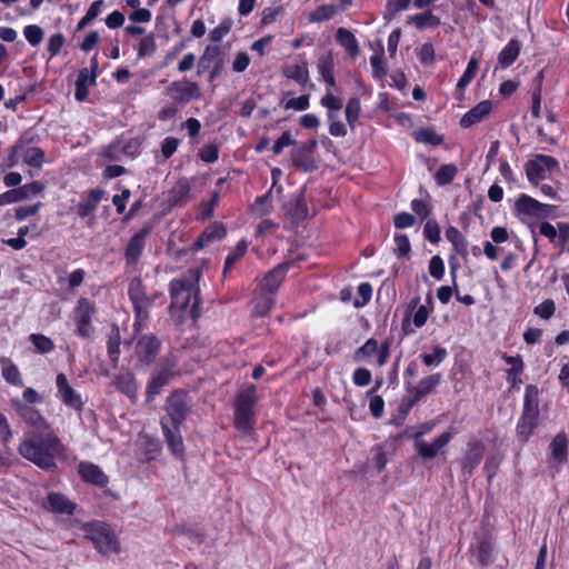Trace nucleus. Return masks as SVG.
<instances>
[{
	"label": "nucleus",
	"mask_w": 569,
	"mask_h": 569,
	"mask_svg": "<svg viewBox=\"0 0 569 569\" xmlns=\"http://www.w3.org/2000/svg\"><path fill=\"white\" fill-rule=\"evenodd\" d=\"M19 453L43 470H53L57 458L63 456L64 446L53 430L28 431L19 445Z\"/></svg>",
	"instance_id": "nucleus-1"
},
{
	"label": "nucleus",
	"mask_w": 569,
	"mask_h": 569,
	"mask_svg": "<svg viewBox=\"0 0 569 569\" xmlns=\"http://www.w3.org/2000/svg\"><path fill=\"white\" fill-rule=\"evenodd\" d=\"M199 274L198 271L189 277L173 280L170 284L171 293V309H179L181 311H189L192 319L200 316L199 306Z\"/></svg>",
	"instance_id": "nucleus-2"
},
{
	"label": "nucleus",
	"mask_w": 569,
	"mask_h": 569,
	"mask_svg": "<svg viewBox=\"0 0 569 569\" xmlns=\"http://www.w3.org/2000/svg\"><path fill=\"white\" fill-rule=\"evenodd\" d=\"M258 400L259 398L254 385L248 386L237 395L233 422L239 431L248 433L253 428L256 417L254 406Z\"/></svg>",
	"instance_id": "nucleus-3"
},
{
	"label": "nucleus",
	"mask_w": 569,
	"mask_h": 569,
	"mask_svg": "<svg viewBox=\"0 0 569 569\" xmlns=\"http://www.w3.org/2000/svg\"><path fill=\"white\" fill-rule=\"evenodd\" d=\"M128 295L134 310L133 330L138 333L144 328L149 319V309L153 305L154 299L147 295L142 280L138 277L130 281Z\"/></svg>",
	"instance_id": "nucleus-4"
},
{
	"label": "nucleus",
	"mask_w": 569,
	"mask_h": 569,
	"mask_svg": "<svg viewBox=\"0 0 569 569\" xmlns=\"http://www.w3.org/2000/svg\"><path fill=\"white\" fill-rule=\"evenodd\" d=\"M86 538H88L96 549L108 556L120 551V542L114 531L104 522L94 521L84 526Z\"/></svg>",
	"instance_id": "nucleus-5"
},
{
	"label": "nucleus",
	"mask_w": 569,
	"mask_h": 569,
	"mask_svg": "<svg viewBox=\"0 0 569 569\" xmlns=\"http://www.w3.org/2000/svg\"><path fill=\"white\" fill-rule=\"evenodd\" d=\"M191 409V400L188 393L181 389L171 392L164 403V410L171 426L180 428Z\"/></svg>",
	"instance_id": "nucleus-6"
},
{
	"label": "nucleus",
	"mask_w": 569,
	"mask_h": 569,
	"mask_svg": "<svg viewBox=\"0 0 569 569\" xmlns=\"http://www.w3.org/2000/svg\"><path fill=\"white\" fill-rule=\"evenodd\" d=\"M166 94L179 104H187L192 100H199L202 96L200 86L188 79L172 81L166 88Z\"/></svg>",
	"instance_id": "nucleus-7"
},
{
	"label": "nucleus",
	"mask_w": 569,
	"mask_h": 569,
	"mask_svg": "<svg viewBox=\"0 0 569 569\" xmlns=\"http://www.w3.org/2000/svg\"><path fill=\"white\" fill-rule=\"evenodd\" d=\"M177 361L174 358H167L162 366L156 370L147 386V400L152 401L161 389L177 373Z\"/></svg>",
	"instance_id": "nucleus-8"
},
{
	"label": "nucleus",
	"mask_w": 569,
	"mask_h": 569,
	"mask_svg": "<svg viewBox=\"0 0 569 569\" xmlns=\"http://www.w3.org/2000/svg\"><path fill=\"white\" fill-rule=\"evenodd\" d=\"M94 313V307L87 298H80L76 308V333L84 339H91L94 335V328L91 325V318Z\"/></svg>",
	"instance_id": "nucleus-9"
},
{
	"label": "nucleus",
	"mask_w": 569,
	"mask_h": 569,
	"mask_svg": "<svg viewBox=\"0 0 569 569\" xmlns=\"http://www.w3.org/2000/svg\"><path fill=\"white\" fill-rule=\"evenodd\" d=\"M153 227L154 221H146L141 229L131 237L124 250L127 264L133 266L138 263L146 244V239L151 233Z\"/></svg>",
	"instance_id": "nucleus-10"
},
{
	"label": "nucleus",
	"mask_w": 569,
	"mask_h": 569,
	"mask_svg": "<svg viewBox=\"0 0 569 569\" xmlns=\"http://www.w3.org/2000/svg\"><path fill=\"white\" fill-rule=\"evenodd\" d=\"M56 387H57V398L62 401L69 408L81 412L84 407V401L81 398V395L73 389L70 385L67 376L63 372H60L56 377Z\"/></svg>",
	"instance_id": "nucleus-11"
},
{
	"label": "nucleus",
	"mask_w": 569,
	"mask_h": 569,
	"mask_svg": "<svg viewBox=\"0 0 569 569\" xmlns=\"http://www.w3.org/2000/svg\"><path fill=\"white\" fill-rule=\"evenodd\" d=\"M11 406L18 416L29 426L32 427L31 431H48L52 430L41 416L38 409L24 403L19 399L11 400Z\"/></svg>",
	"instance_id": "nucleus-12"
},
{
	"label": "nucleus",
	"mask_w": 569,
	"mask_h": 569,
	"mask_svg": "<svg viewBox=\"0 0 569 569\" xmlns=\"http://www.w3.org/2000/svg\"><path fill=\"white\" fill-rule=\"evenodd\" d=\"M161 348V341L152 333L142 335L136 345V355L140 362L153 363Z\"/></svg>",
	"instance_id": "nucleus-13"
},
{
	"label": "nucleus",
	"mask_w": 569,
	"mask_h": 569,
	"mask_svg": "<svg viewBox=\"0 0 569 569\" xmlns=\"http://www.w3.org/2000/svg\"><path fill=\"white\" fill-rule=\"evenodd\" d=\"M485 446L481 441H473L467 445L466 453L461 460V476L468 480L483 458Z\"/></svg>",
	"instance_id": "nucleus-14"
},
{
	"label": "nucleus",
	"mask_w": 569,
	"mask_h": 569,
	"mask_svg": "<svg viewBox=\"0 0 569 569\" xmlns=\"http://www.w3.org/2000/svg\"><path fill=\"white\" fill-rule=\"evenodd\" d=\"M452 437V432L445 431L430 443L426 441H416L415 448L417 450V453L423 460H430L433 459L438 455V452L450 442Z\"/></svg>",
	"instance_id": "nucleus-15"
},
{
	"label": "nucleus",
	"mask_w": 569,
	"mask_h": 569,
	"mask_svg": "<svg viewBox=\"0 0 569 569\" xmlns=\"http://www.w3.org/2000/svg\"><path fill=\"white\" fill-rule=\"evenodd\" d=\"M515 208L519 214L529 217H545L548 214L549 207L548 204H543L527 194H521L516 200Z\"/></svg>",
	"instance_id": "nucleus-16"
},
{
	"label": "nucleus",
	"mask_w": 569,
	"mask_h": 569,
	"mask_svg": "<svg viewBox=\"0 0 569 569\" xmlns=\"http://www.w3.org/2000/svg\"><path fill=\"white\" fill-rule=\"evenodd\" d=\"M161 429L167 442V446L172 455L182 457L184 452V446L180 428L170 427L164 418L160 420Z\"/></svg>",
	"instance_id": "nucleus-17"
},
{
	"label": "nucleus",
	"mask_w": 569,
	"mask_h": 569,
	"mask_svg": "<svg viewBox=\"0 0 569 569\" xmlns=\"http://www.w3.org/2000/svg\"><path fill=\"white\" fill-rule=\"evenodd\" d=\"M291 262H283L274 267L271 271H269L266 277L262 279L261 288L266 290L269 295H274L282 283Z\"/></svg>",
	"instance_id": "nucleus-18"
},
{
	"label": "nucleus",
	"mask_w": 569,
	"mask_h": 569,
	"mask_svg": "<svg viewBox=\"0 0 569 569\" xmlns=\"http://www.w3.org/2000/svg\"><path fill=\"white\" fill-rule=\"evenodd\" d=\"M42 506L54 513L72 515L76 509V503L59 492H50Z\"/></svg>",
	"instance_id": "nucleus-19"
},
{
	"label": "nucleus",
	"mask_w": 569,
	"mask_h": 569,
	"mask_svg": "<svg viewBox=\"0 0 569 569\" xmlns=\"http://www.w3.org/2000/svg\"><path fill=\"white\" fill-rule=\"evenodd\" d=\"M79 473L84 481L98 487L102 488L108 483V477L97 465L90 462H81L79 465Z\"/></svg>",
	"instance_id": "nucleus-20"
},
{
	"label": "nucleus",
	"mask_w": 569,
	"mask_h": 569,
	"mask_svg": "<svg viewBox=\"0 0 569 569\" xmlns=\"http://www.w3.org/2000/svg\"><path fill=\"white\" fill-rule=\"evenodd\" d=\"M492 104L489 100H483L470 109L461 119L460 126L468 128L475 123L482 121L491 111Z\"/></svg>",
	"instance_id": "nucleus-21"
},
{
	"label": "nucleus",
	"mask_w": 569,
	"mask_h": 569,
	"mask_svg": "<svg viewBox=\"0 0 569 569\" xmlns=\"http://www.w3.org/2000/svg\"><path fill=\"white\" fill-rule=\"evenodd\" d=\"M441 379L442 377L440 373H433L421 379L416 387H410L409 385L407 389L416 400L420 401L435 390V388L441 382Z\"/></svg>",
	"instance_id": "nucleus-22"
},
{
	"label": "nucleus",
	"mask_w": 569,
	"mask_h": 569,
	"mask_svg": "<svg viewBox=\"0 0 569 569\" xmlns=\"http://www.w3.org/2000/svg\"><path fill=\"white\" fill-rule=\"evenodd\" d=\"M287 214L296 224L302 222L308 217V206L303 199V193L300 192L291 199L286 206Z\"/></svg>",
	"instance_id": "nucleus-23"
},
{
	"label": "nucleus",
	"mask_w": 569,
	"mask_h": 569,
	"mask_svg": "<svg viewBox=\"0 0 569 569\" xmlns=\"http://www.w3.org/2000/svg\"><path fill=\"white\" fill-rule=\"evenodd\" d=\"M291 161L296 169L303 172H312L318 168L315 156H311L300 147L291 151Z\"/></svg>",
	"instance_id": "nucleus-24"
},
{
	"label": "nucleus",
	"mask_w": 569,
	"mask_h": 569,
	"mask_svg": "<svg viewBox=\"0 0 569 569\" xmlns=\"http://www.w3.org/2000/svg\"><path fill=\"white\" fill-rule=\"evenodd\" d=\"M114 385L119 391L126 395L132 401L137 400L138 396V383L134 375L130 371L120 373L114 379Z\"/></svg>",
	"instance_id": "nucleus-25"
},
{
	"label": "nucleus",
	"mask_w": 569,
	"mask_h": 569,
	"mask_svg": "<svg viewBox=\"0 0 569 569\" xmlns=\"http://www.w3.org/2000/svg\"><path fill=\"white\" fill-rule=\"evenodd\" d=\"M190 200V184L187 179H180L169 192L170 207L184 206Z\"/></svg>",
	"instance_id": "nucleus-26"
},
{
	"label": "nucleus",
	"mask_w": 569,
	"mask_h": 569,
	"mask_svg": "<svg viewBox=\"0 0 569 569\" xmlns=\"http://www.w3.org/2000/svg\"><path fill=\"white\" fill-rule=\"evenodd\" d=\"M103 190L92 189L88 197L77 206V213L81 218H86L91 214L98 207L100 200L103 197Z\"/></svg>",
	"instance_id": "nucleus-27"
},
{
	"label": "nucleus",
	"mask_w": 569,
	"mask_h": 569,
	"mask_svg": "<svg viewBox=\"0 0 569 569\" xmlns=\"http://www.w3.org/2000/svg\"><path fill=\"white\" fill-rule=\"evenodd\" d=\"M538 417L531 413L521 415L517 425V436L521 441L526 442L530 438L537 427Z\"/></svg>",
	"instance_id": "nucleus-28"
},
{
	"label": "nucleus",
	"mask_w": 569,
	"mask_h": 569,
	"mask_svg": "<svg viewBox=\"0 0 569 569\" xmlns=\"http://www.w3.org/2000/svg\"><path fill=\"white\" fill-rule=\"evenodd\" d=\"M221 50L218 46H208L198 62V76L209 70L220 58Z\"/></svg>",
	"instance_id": "nucleus-29"
},
{
	"label": "nucleus",
	"mask_w": 569,
	"mask_h": 569,
	"mask_svg": "<svg viewBox=\"0 0 569 569\" xmlns=\"http://www.w3.org/2000/svg\"><path fill=\"white\" fill-rule=\"evenodd\" d=\"M478 70V59L472 57L467 66V69L465 70L463 74L459 79L457 83L456 89V98L458 100H462L463 98V91L469 86V83L475 78Z\"/></svg>",
	"instance_id": "nucleus-30"
},
{
	"label": "nucleus",
	"mask_w": 569,
	"mask_h": 569,
	"mask_svg": "<svg viewBox=\"0 0 569 569\" xmlns=\"http://www.w3.org/2000/svg\"><path fill=\"white\" fill-rule=\"evenodd\" d=\"M227 231L222 224L214 223L204 229L196 244L199 248H203L210 242L221 240L226 237Z\"/></svg>",
	"instance_id": "nucleus-31"
},
{
	"label": "nucleus",
	"mask_w": 569,
	"mask_h": 569,
	"mask_svg": "<svg viewBox=\"0 0 569 569\" xmlns=\"http://www.w3.org/2000/svg\"><path fill=\"white\" fill-rule=\"evenodd\" d=\"M121 337L117 326L111 328L107 341V351L110 358L111 365L116 368L119 362Z\"/></svg>",
	"instance_id": "nucleus-32"
},
{
	"label": "nucleus",
	"mask_w": 569,
	"mask_h": 569,
	"mask_svg": "<svg viewBox=\"0 0 569 569\" xmlns=\"http://www.w3.org/2000/svg\"><path fill=\"white\" fill-rule=\"evenodd\" d=\"M336 39L337 42L343 47L351 57H357L359 54L358 41L351 31L345 28H339L337 30Z\"/></svg>",
	"instance_id": "nucleus-33"
},
{
	"label": "nucleus",
	"mask_w": 569,
	"mask_h": 569,
	"mask_svg": "<svg viewBox=\"0 0 569 569\" xmlns=\"http://www.w3.org/2000/svg\"><path fill=\"white\" fill-rule=\"evenodd\" d=\"M520 52V42L518 40H510L509 43L500 51L498 62L502 68H508L518 58Z\"/></svg>",
	"instance_id": "nucleus-34"
},
{
	"label": "nucleus",
	"mask_w": 569,
	"mask_h": 569,
	"mask_svg": "<svg viewBox=\"0 0 569 569\" xmlns=\"http://www.w3.org/2000/svg\"><path fill=\"white\" fill-rule=\"evenodd\" d=\"M407 23L416 26L418 29L422 30L430 27H437L440 24V18L432 14L430 10L409 16L407 19Z\"/></svg>",
	"instance_id": "nucleus-35"
},
{
	"label": "nucleus",
	"mask_w": 569,
	"mask_h": 569,
	"mask_svg": "<svg viewBox=\"0 0 569 569\" xmlns=\"http://www.w3.org/2000/svg\"><path fill=\"white\" fill-rule=\"evenodd\" d=\"M539 390L535 385H528L525 391L522 413L539 416Z\"/></svg>",
	"instance_id": "nucleus-36"
},
{
	"label": "nucleus",
	"mask_w": 569,
	"mask_h": 569,
	"mask_svg": "<svg viewBox=\"0 0 569 569\" xmlns=\"http://www.w3.org/2000/svg\"><path fill=\"white\" fill-rule=\"evenodd\" d=\"M283 74L291 80H295L301 86H306L309 81V71L307 67V62L302 61L301 63H297L293 66H287L283 69Z\"/></svg>",
	"instance_id": "nucleus-37"
},
{
	"label": "nucleus",
	"mask_w": 569,
	"mask_h": 569,
	"mask_svg": "<svg viewBox=\"0 0 569 569\" xmlns=\"http://www.w3.org/2000/svg\"><path fill=\"white\" fill-rule=\"evenodd\" d=\"M446 238L451 242L458 254H467L468 241L456 227L450 226L446 229Z\"/></svg>",
	"instance_id": "nucleus-38"
},
{
	"label": "nucleus",
	"mask_w": 569,
	"mask_h": 569,
	"mask_svg": "<svg viewBox=\"0 0 569 569\" xmlns=\"http://www.w3.org/2000/svg\"><path fill=\"white\" fill-rule=\"evenodd\" d=\"M318 70L326 83L330 87L336 84L333 77V59L330 53L325 54L319 59Z\"/></svg>",
	"instance_id": "nucleus-39"
},
{
	"label": "nucleus",
	"mask_w": 569,
	"mask_h": 569,
	"mask_svg": "<svg viewBox=\"0 0 569 569\" xmlns=\"http://www.w3.org/2000/svg\"><path fill=\"white\" fill-rule=\"evenodd\" d=\"M567 446H568V440H567V437L563 432H560L558 433L550 447H551V455H552V458L559 462H563L567 460Z\"/></svg>",
	"instance_id": "nucleus-40"
},
{
	"label": "nucleus",
	"mask_w": 569,
	"mask_h": 569,
	"mask_svg": "<svg viewBox=\"0 0 569 569\" xmlns=\"http://www.w3.org/2000/svg\"><path fill=\"white\" fill-rule=\"evenodd\" d=\"M525 170L528 180L536 186L540 180L546 179V171L543 170L542 166L538 162L537 156L526 163Z\"/></svg>",
	"instance_id": "nucleus-41"
},
{
	"label": "nucleus",
	"mask_w": 569,
	"mask_h": 569,
	"mask_svg": "<svg viewBox=\"0 0 569 569\" xmlns=\"http://www.w3.org/2000/svg\"><path fill=\"white\" fill-rule=\"evenodd\" d=\"M448 357V351L446 348L440 346H435L432 348V353H422L420 356L422 362L427 367H437L439 366L446 358Z\"/></svg>",
	"instance_id": "nucleus-42"
},
{
	"label": "nucleus",
	"mask_w": 569,
	"mask_h": 569,
	"mask_svg": "<svg viewBox=\"0 0 569 569\" xmlns=\"http://www.w3.org/2000/svg\"><path fill=\"white\" fill-rule=\"evenodd\" d=\"M458 173V168L453 163L442 164L437 170L435 179L439 186L449 184Z\"/></svg>",
	"instance_id": "nucleus-43"
},
{
	"label": "nucleus",
	"mask_w": 569,
	"mask_h": 569,
	"mask_svg": "<svg viewBox=\"0 0 569 569\" xmlns=\"http://www.w3.org/2000/svg\"><path fill=\"white\" fill-rule=\"evenodd\" d=\"M29 339L38 353L46 355L54 349L53 341L44 335L32 333L30 335Z\"/></svg>",
	"instance_id": "nucleus-44"
},
{
	"label": "nucleus",
	"mask_w": 569,
	"mask_h": 569,
	"mask_svg": "<svg viewBox=\"0 0 569 569\" xmlns=\"http://www.w3.org/2000/svg\"><path fill=\"white\" fill-rule=\"evenodd\" d=\"M378 351V342L376 339H368L365 345L355 351L353 359L356 362H362L368 360L372 355Z\"/></svg>",
	"instance_id": "nucleus-45"
},
{
	"label": "nucleus",
	"mask_w": 569,
	"mask_h": 569,
	"mask_svg": "<svg viewBox=\"0 0 569 569\" xmlns=\"http://www.w3.org/2000/svg\"><path fill=\"white\" fill-rule=\"evenodd\" d=\"M361 112V103L359 98L352 97L346 106V119L351 128H355Z\"/></svg>",
	"instance_id": "nucleus-46"
},
{
	"label": "nucleus",
	"mask_w": 569,
	"mask_h": 569,
	"mask_svg": "<svg viewBox=\"0 0 569 569\" xmlns=\"http://www.w3.org/2000/svg\"><path fill=\"white\" fill-rule=\"evenodd\" d=\"M23 159L27 164L40 168L44 161V152L40 148L30 147L24 150Z\"/></svg>",
	"instance_id": "nucleus-47"
},
{
	"label": "nucleus",
	"mask_w": 569,
	"mask_h": 569,
	"mask_svg": "<svg viewBox=\"0 0 569 569\" xmlns=\"http://www.w3.org/2000/svg\"><path fill=\"white\" fill-rule=\"evenodd\" d=\"M247 248L248 243L246 240H240L237 243L234 250L226 258L223 274H226L227 271L230 270L232 266L244 256Z\"/></svg>",
	"instance_id": "nucleus-48"
},
{
	"label": "nucleus",
	"mask_w": 569,
	"mask_h": 569,
	"mask_svg": "<svg viewBox=\"0 0 569 569\" xmlns=\"http://www.w3.org/2000/svg\"><path fill=\"white\" fill-rule=\"evenodd\" d=\"M336 13L337 7L335 4H322L310 14V21H326L331 19Z\"/></svg>",
	"instance_id": "nucleus-49"
},
{
	"label": "nucleus",
	"mask_w": 569,
	"mask_h": 569,
	"mask_svg": "<svg viewBox=\"0 0 569 569\" xmlns=\"http://www.w3.org/2000/svg\"><path fill=\"white\" fill-rule=\"evenodd\" d=\"M423 236L431 243H438L440 241V228L436 220L429 219L426 221L423 227Z\"/></svg>",
	"instance_id": "nucleus-50"
},
{
	"label": "nucleus",
	"mask_w": 569,
	"mask_h": 569,
	"mask_svg": "<svg viewBox=\"0 0 569 569\" xmlns=\"http://www.w3.org/2000/svg\"><path fill=\"white\" fill-rule=\"evenodd\" d=\"M2 376L6 379V381L9 382L10 385L20 387L23 385L19 369L13 363H10L9 366L2 369Z\"/></svg>",
	"instance_id": "nucleus-51"
},
{
	"label": "nucleus",
	"mask_w": 569,
	"mask_h": 569,
	"mask_svg": "<svg viewBox=\"0 0 569 569\" xmlns=\"http://www.w3.org/2000/svg\"><path fill=\"white\" fill-rule=\"evenodd\" d=\"M416 140L436 146L442 142V137L432 129H420L416 132Z\"/></svg>",
	"instance_id": "nucleus-52"
},
{
	"label": "nucleus",
	"mask_w": 569,
	"mask_h": 569,
	"mask_svg": "<svg viewBox=\"0 0 569 569\" xmlns=\"http://www.w3.org/2000/svg\"><path fill=\"white\" fill-rule=\"evenodd\" d=\"M272 295L261 296L257 299L254 305V313L259 317H264L273 307L274 300L271 297Z\"/></svg>",
	"instance_id": "nucleus-53"
},
{
	"label": "nucleus",
	"mask_w": 569,
	"mask_h": 569,
	"mask_svg": "<svg viewBox=\"0 0 569 569\" xmlns=\"http://www.w3.org/2000/svg\"><path fill=\"white\" fill-rule=\"evenodd\" d=\"M156 41L153 34H148L140 40L138 48V57L143 58L156 51Z\"/></svg>",
	"instance_id": "nucleus-54"
},
{
	"label": "nucleus",
	"mask_w": 569,
	"mask_h": 569,
	"mask_svg": "<svg viewBox=\"0 0 569 569\" xmlns=\"http://www.w3.org/2000/svg\"><path fill=\"white\" fill-rule=\"evenodd\" d=\"M24 37L31 46H38L43 39V31L39 26L30 24L24 28Z\"/></svg>",
	"instance_id": "nucleus-55"
},
{
	"label": "nucleus",
	"mask_w": 569,
	"mask_h": 569,
	"mask_svg": "<svg viewBox=\"0 0 569 569\" xmlns=\"http://www.w3.org/2000/svg\"><path fill=\"white\" fill-rule=\"evenodd\" d=\"M555 311H556V306H555L553 300H551V299H547V300L542 301L533 309V313L536 316H538L542 319H546V320L551 318L553 316Z\"/></svg>",
	"instance_id": "nucleus-56"
},
{
	"label": "nucleus",
	"mask_w": 569,
	"mask_h": 569,
	"mask_svg": "<svg viewBox=\"0 0 569 569\" xmlns=\"http://www.w3.org/2000/svg\"><path fill=\"white\" fill-rule=\"evenodd\" d=\"M231 27H232V21L230 19H224L223 21L220 22V24L218 27H216L210 32V36H209L210 40L213 42L221 41L229 33V31L231 30Z\"/></svg>",
	"instance_id": "nucleus-57"
},
{
	"label": "nucleus",
	"mask_w": 569,
	"mask_h": 569,
	"mask_svg": "<svg viewBox=\"0 0 569 569\" xmlns=\"http://www.w3.org/2000/svg\"><path fill=\"white\" fill-rule=\"evenodd\" d=\"M370 63L372 67V74L373 77L381 79L387 74V70L383 66V58H382V46H380V52L373 54L370 58Z\"/></svg>",
	"instance_id": "nucleus-58"
},
{
	"label": "nucleus",
	"mask_w": 569,
	"mask_h": 569,
	"mask_svg": "<svg viewBox=\"0 0 569 569\" xmlns=\"http://www.w3.org/2000/svg\"><path fill=\"white\" fill-rule=\"evenodd\" d=\"M429 273L437 280H440L445 273V263L440 256H433L429 262Z\"/></svg>",
	"instance_id": "nucleus-59"
},
{
	"label": "nucleus",
	"mask_w": 569,
	"mask_h": 569,
	"mask_svg": "<svg viewBox=\"0 0 569 569\" xmlns=\"http://www.w3.org/2000/svg\"><path fill=\"white\" fill-rule=\"evenodd\" d=\"M505 360L508 365H511V368L507 371V380H511V376L518 377L522 372L523 362L520 357L508 356Z\"/></svg>",
	"instance_id": "nucleus-60"
},
{
	"label": "nucleus",
	"mask_w": 569,
	"mask_h": 569,
	"mask_svg": "<svg viewBox=\"0 0 569 569\" xmlns=\"http://www.w3.org/2000/svg\"><path fill=\"white\" fill-rule=\"evenodd\" d=\"M396 242V253L398 257H407L410 252V242L407 236L405 234H396L395 237Z\"/></svg>",
	"instance_id": "nucleus-61"
},
{
	"label": "nucleus",
	"mask_w": 569,
	"mask_h": 569,
	"mask_svg": "<svg viewBox=\"0 0 569 569\" xmlns=\"http://www.w3.org/2000/svg\"><path fill=\"white\" fill-rule=\"evenodd\" d=\"M41 207V202L34 204L20 206L16 209V219L22 221L30 216H34Z\"/></svg>",
	"instance_id": "nucleus-62"
},
{
	"label": "nucleus",
	"mask_w": 569,
	"mask_h": 569,
	"mask_svg": "<svg viewBox=\"0 0 569 569\" xmlns=\"http://www.w3.org/2000/svg\"><path fill=\"white\" fill-rule=\"evenodd\" d=\"M419 60L422 64H432L435 61V49L429 42L423 43L419 50Z\"/></svg>",
	"instance_id": "nucleus-63"
},
{
	"label": "nucleus",
	"mask_w": 569,
	"mask_h": 569,
	"mask_svg": "<svg viewBox=\"0 0 569 569\" xmlns=\"http://www.w3.org/2000/svg\"><path fill=\"white\" fill-rule=\"evenodd\" d=\"M63 43L64 37L62 33H54L49 38L48 51L50 53V58L57 56L60 52Z\"/></svg>",
	"instance_id": "nucleus-64"
}]
</instances>
